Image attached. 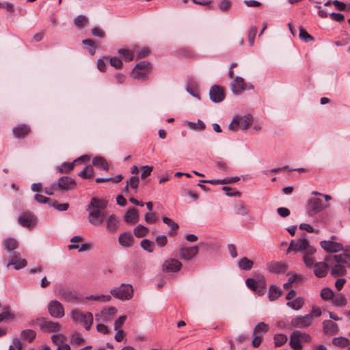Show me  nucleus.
<instances>
[{
    "label": "nucleus",
    "instance_id": "cd10ccee",
    "mask_svg": "<svg viewBox=\"0 0 350 350\" xmlns=\"http://www.w3.org/2000/svg\"><path fill=\"white\" fill-rule=\"evenodd\" d=\"M304 303V299L302 297H299L295 299L287 300L286 306L294 310H299L303 307Z\"/></svg>",
    "mask_w": 350,
    "mask_h": 350
},
{
    "label": "nucleus",
    "instance_id": "c9c22d12",
    "mask_svg": "<svg viewBox=\"0 0 350 350\" xmlns=\"http://www.w3.org/2000/svg\"><path fill=\"white\" fill-rule=\"evenodd\" d=\"M234 210L237 215H240L242 216H246L249 213V209L243 202L237 203L234 205Z\"/></svg>",
    "mask_w": 350,
    "mask_h": 350
},
{
    "label": "nucleus",
    "instance_id": "79ce46f5",
    "mask_svg": "<svg viewBox=\"0 0 350 350\" xmlns=\"http://www.w3.org/2000/svg\"><path fill=\"white\" fill-rule=\"evenodd\" d=\"M132 76L135 79L146 80L148 79V72L146 70H142L133 68L132 71Z\"/></svg>",
    "mask_w": 350,
    "mask_h": 350
},
{
    "label": "nucleus",
    "instance_id": "72a5a7b5",
    "mask_svg": "<svg viewBox=\"0 0 350 350\" xmlns=\"http://www.w3.org/2000/svg\"><path fill=\"white\" fill-rule=\"evenodd\" d=\"M282 295V291L275 285L269 287L268 297L271 301L275 300Z\"/></svg>",
    "mask_w": 350,
    "mask_h": 350
},
{
    "label": "nucleus",
    "instance_id": "aec40b11",
    "mask_svg": "<svg viewBox=\"0 0 350 350\" xmlns=\"http://www.w3.org/2000/svg\"><path fill=\"white\" fill-rule=\"evenodd\" d=\"M328 271V263L325 262H317L314 265V273L318 278L325 277Z\"/></svg>",
    "mask_w": 350,
    "mask_h": 350
},
{
    "label": "nucleus",
    "instance_id": "20e7f679",
    "mask_svg": "<svg viewBox=\"0 0 350 350\" xmlns=\"http://www.w3.org/2000/svg\"><path fill=\"white\" fill-rule=\"evenodd\" d=\"M73 322L81 324L87 330L90 329L94 321L93 315L90 312H81L77 309L70 311Z\"/></svg>",
    "mask_w": 350,
    "mask_h": 350
},
{
    "label": "nucleus",
    "instance_id": "393cba45",
    "mask_svg": "<svg viewBox=\"0 0 350 350\" xmlns=\"http://www.w3.org/2000/svg\"><path fill=\"white\" fill-rule=\"evenodd\" d=\"M302 281V277L300 275L296 273H287L286 278V290L292 286H297L301 284Z\"/></svg>",
    "mask_w": 350,
    "mask_h": 350
},
{
    "label": "nucleus",
    "instance_id": "ddd939ff",
    "mask_svg": "<svg viewBox=\"0 0 350 350\" xmlns=\"http://www.w3.org/2000/svg\"><path fill=\"white\" fill-rule=\"evenodd\" d=\"M320 245L327 252L336 253L343 250L342 245L340 243L332 241H321Z\"/></svg>",
    "mask_w": 350,
    "mask_h": 350
},
{
    "label": "nucleus",
    "instance_id": "052dcab7",
    "mask_svg": "<svg viewBox=\"0 0 350 350\" xmlns=\"http://www.w3.org/2000/svg\"><path fill=\"white\" fill-rule=\"evenodd\" d=\"M246 285L248 288H250L253 291H258V282H256V280L254 278H247L246 280Z\"/></svg>",
    "mask_w": 350,
    "mask_h": 350
},
{
    "label": "nucleus",
    "instance_id": "0e129e2a",
    "mask_svg": "<svg viewBox=\"0 0 350 350\" xmlns=\"http://www.w3.org/2000/svg\"><path fill=\"white\" fill-rule=\"evenodd\" d=\"M142 173L141 174V178L142 180L146 179L148 176L150 175L152 171V167L149 165H144L142 167Z\"/></svg>",
    "mask_w": 350,
    "mask_h": 350
},
{
    "label": "nucleus",
    "instance_id": "3c124183",
    "mask_svg": "<svg viewBox=\"0 0 350 350\" xmlns=\"http://www.w3.org/2000/svg\"><path fill=\"white\" fill-rule=\"evenodd\" d=\"M70 250L77 249L79 252H85L90 250V245L87 243H82L80 246L77 244H70L68 246Z\"/></svg>",
    "mask_w": 350,
    "mask_h": 350
},
{
    "label": "nucleus",
    "instance_id": "2eb2a0df",
    "mask_svg": "<svg viewBox=\"0 0 350 350\" xmlns=\"http://www.w3.org/2000/svg\"><path fill=\"white\" fill-rule=\"evenodd\" d=\"M89 159H90V157L88 156V155L81 156V157H78L77 159H76L72 162H70V163H69V162L63 163L58 167L57 171L59 173L69 172L70 171L73 170L75 163H77L79 162H83V161L89 160Z\"/></svg>",
    "mask_w": 350,
    "mask_h": 350
},
{
    "label": "nucleus",
    "instance_id": "58836bf2",
    "mask_svg": "<svg viewBox=\"0 0 350 350\" xmlns=\"http://www.w3.org/2000/svg\"><path fill=\"white\" fill-rule=\"evenodd\" d=\"M59 294L60 297L65 301H72L76 299L75 295L68 289H60Z\"/></svg>",
    "mask_w": 350,
    "mask_h": 350
},
{
    "label": "nucleus",
    "instance_id": "b1692460",
    "mask_svg": "<svg viewBox=\"0 0 350 350\" xmlns=\"http://www.w3.org/2000/svg\"><path fill=\"white\" fill-rule=\"evenodd\" d=\"M269 272L273 274H280L284 272V263L282 262H272L267 264Z\"/></svg>",
    "mask_w": 350,
    "mask_h": 350
},
{
    "label": "nucleus",
    "instance_id": "4c0bfd02",
    "mask_svg": "<svg viewBox=\"0 0 350 350\" xmlns=\"http://www.w3.org/2000/svg\"><path fill=\"white\" fill-rule=\"evenodd\" d=\"M88 300H93L96 301H109L111 299V296L110 295H92L87 296L85 297Z\"/></svg>",
    "mask_w": 350,
    "mask_h": 350
},
{
    "label": "nucleus",
    "instance_id": "c85d7f7f",
    "mask_svg": "<svg viewBox=\"0 0 350 350\" xmlns=\"http://www.w3.org/2000/svg\"><path fill=\"white\" fill-rule=\"evenodd\" d=\"M14 319L15 316L12 312H11L10 307H3L1 312H0V323L13 321Z\"/></svg>",
    "mask_w": 350,
    "mask_h": 350
},
{
    "label": "nucleus",
    "instance_id": "774afa93",
    "mask_svg": "<svg viewBox=\"0 0 350 350\" xmlns=\"http://www.w3.org/2000/svg\"><path fill=\"white\" fill-rule=\"evenodd\" d=\"M232 3L230 0H222L219 3V9L223 11H227L231 7Z\"/></svg>",
    "mask_w": 350,
    "mask_h": 350
},
{
    "label": "nucleus",
    "instance_id": "bf43d9fd",
    "mask_svg": "<svg viewBox=\"0 0 350 350\" xmlns=\"http://www.w3.org/2000/svg\"><path fill=\"white\" fill-rule=\"evenodd\" d=\"M163 221L170 228L171 230H176L178 228V224L167 217H163Z\"/></svg>",
    "mask_w": 350,
    "mask_h": 350
},
{
    "label": "nucleus",
    "instance_id": "338daca9",
    "mask_svg": "<svg viewBox=\"0 0 350 350\" xmlns=\"http://www.w3.org/2000/svg\"><path fill=\"white\" fill-rule=\"evenodd\" d=\"M155 241L158 246L163 247L167 243V238L165 235H159L156 237Z\"/></svg>",
    "mask_w": 350,
    "mask_h": 350
},
{
    "label": "nucleus",
    "instance_id": "412c9836",
    "mask_svg": "<svg viewBox=\"0 0 350 350\" xmlns=\"http://www.w3.org/2000/svg\"><path fill=\"white\" fill-rule=\"evenodd\" d=\"M119 219L115 215H109L106 219V228L110 233L116 232L118 228Z\"/></svg>",
    "mask_w": 350,
    "mask_h": 350
},
{
    "label": "nucleus",
    "instance_id": "37998d69",
    "mask_svg": "<svg viewBox=\"0 0 350 350\" xmlns=\"http://www.w3.org/2000/svg\"><path fill=\"white\" fill-rule=\"evenodd\" d=\"M133 232L135 236L141 238L145 237L147 234L148 232V229L144 226L139 224L135 228Z\"/></svg>",
    "mask_w": 350,
    "mask_h": 350
},
{
    "label": "nucleus",
    "instance_id": "f03ea898",
    "mask_svg": "<svg viewBox=\"0 0 350 350\" xmlns=\"http://www.w3.org/2000/svg\"><path fill=\"white\" fill-rule=\"evenodd\" d=\"M293 250L299 251L306 254L303 258L306 267H311L314 265V258L309 255L314 254L316 250L309 244L306 239L292 240L288 248V252Z\"/></svg>",
    "mask_w": 350,
    "mask_h": 350
},
{
    "label": "nucleus",
    "instance_id": "603ef678",
    "mask_svg": "<svg viewBox=\"0 0 350 350\" xmlns=\"http://www.w3.org/2000/svg\"><path fill=\"white\" fill-rule=\"evenodd\" d=\"M299 38L304 41L305 42H308L310 41H313L314 40V37L310 35L302 27H299Z\"/></svg>",
    "mask_w": 350,
    "mask_h": 350
},
{
    "label": "nucleus",
    "instance_id": "49530a36",
    "mask_svg": "<svg viewBox=\"0 0 350 350\" xmlns=\"http://www.w3.org/2000/svg\"><path fill=\"white\" fill-rule=\"evenodd\" d=\"M141 247L148 252H152L154 249V242L148 239H143L140 243Z\"/></svg>",
    "mask_w": 350,
    "mask_h": 350
},
{
    "label": "nucleus",
    "instance_id": "7ed1b4c3",
    "mask_svg": "<svg viewBox=\"0 0 350 350\" xmlns=\"http://www.w3.org/2000/svg\"><path fill=\"white\" fill-rule=\"evenodd\" d=\"M325 260L330 267V274L333 276L344 275L346 273L347 261L345 260V256L336 254L329 255L325 258Z\"/></svg>",
    "mask_w": 350,
    "mask_h": 350
},
{
    "label": "nucleus",
    "instance_id": "a19ab883",
    "mask_svg": "<svg viewBox=\"0 0 350 350\" xmlns=\"http://www.w3.org/2000/svg\"><path fill=\"white\" fill-rule=\"evenodd\" d=\"M332 344L337 347H344L350 344V341L348 338L340 336L334 338L332 339Z\"/></svg>",
    "mask_w": 350,
    "mask_h": 350
},
{
    "label": "nucleus",
    "instance_id": "5fc2aeb1",
    "mask_svg": "<svg viewBox=\"0 0 350 350\" xmlns=\"http://www.w3.org/2000/svg\"><path fill=\"white\" fill-rule=\"evenodd\" d=\"M94 170L91 166L85 167L82 171L79 173V176L83 178H88L93 176Z\"/></svg>",
    "mask_w": 350,
    "mask_h": 350
},
{
    "label": "nucleus",
    "instance_id": "2f4dec72",
    "mask_svg": "<svg viewBox=\"0 0 350 350\" xmlns=\"http://www.w3.org/2000/svg\"><path fill=\"white\" fill-rule=\"evenodd\" d=\"M36 336V332L31 329H24L21 333L22 340L31 342Z\"/></svg>",
    "mask_w": 350,
    "mask_h": 350
},
{
    "label": "nucleus",
    "instance_id": "e433bc0d",
    "mask_svg": "<svg viewBox=\"0 0 350 350\" xmlns=\"http://www.w3.org/2000/svg\"><path fill=\"white\" fill-rule=\"evenodd\" d=\"M269 326L263 322L258 323L254 327L253 333L255 334L262 335L268 332Z\"/></svg>",
    "mask_w": 350,
    "mask_h": 350
},
{
    "label": "nucleus",
    "instance_id": "8fccbe9b",
    "mask_svg": "<svg viewBox=\"0 0 350 350\" xmlns=\"http://www.w3.org/2000/svg\"><path fill=\"white\" fill-rule=\"evenodd\" d=\"M118 53L122 57L126 62L132 61L134 58L133 53L131 51L128 49H119Z\"/></svg>",
    "mask_w": 350,
    "mask_h": 350
},
{
    "label": "nucleus",
    "instance_id": "4be33fe9",
    "mask_svg": "<svg viewBox=\"0 0 350 350\" xmlns=\"http://www.w3.org/2000/svg\"><path fill=\"white\" fill-rule=\"evenodd\" d=\"M18 223L23 227L30 228L36 223L33 216L29 213H25L18 218Z\"/></svg>",
    "mask_w": 350,
    "mask_h": 350
},
{
    "label": "nucleus",
    "instance_id": "f704fd0d",
    "mask_svg": "<svg viewBox=\"0 0 350 350\" xmlns=\"http://www.w3.org/2000/svg\"><path fill=\"white\" fill-rule=\"evenodd\" d=\"M238 124L242 130H245L252 123V118L250 116L237 117Z\"/></svg>",
    "mask_w": 350,
    "mask_h": 350
},
{
    "label": "nucleus",
    "instance_id": "f8f14e48",
    "mask_svg": "<svg viewBox=\"0 0 350 350\" xmlns=\"http://www.w3.org/2000/svg\"><path fill=\"white\" fill-rule=\"evenodd\" d=\"M312 316L311 314H306L304 316H298L291 321V325L296 327H308L312 321Z\"/></svg>",
    "mask_w": 350,
    "mask_h": 350
},
{
    "label": "nucleus",
    "instance_id": "6ab92c4d",
    "mask_svg": "<svg viewBox=\"0 0 350 350\" xmlns=\"http://www.w3.org/2000/svg\"><path fill=\"white\" fill-rule=\"evenodd\" d=\"M323 330L326 334L335 335L338 333L339 329L338 325L334 321L325 320L323 322Z\"/></svg>",
    "mask_w": 350,
    "mask_h": 350
},
{
    "label": "nucleus",
    "instance_id": "c756f323",
    "mask_svg": "<svg viewBox=\"0 0 350 350\" xmlns=\"http://www.w3.org/2000/svg\"><path fill=\"white\" fill-rule=\"evenodd\" d=\"M92 165L95 167L103 170L105 171L109 170V165L107 161L104 157H95L92 159Z\"/></svg>",
    "mask_w": 350,
    "mask_h": 350
},
{
    "label": "nucleus",
    "instance_id": "de8ad7c7",
    "mask_svg": "<svg viewBox=\"0 0 350 350\" xmlns=\"http://www.w3.org/2000/svg\"><path fill=\"white\" fill-rule=\"evenodd\" d=\"M334 294L332 290H331L329 288H323L321 291V297L325 301H329L332 299Z\"/></svg>",
    "mask_w": 350,
    "mask_h": 350
},
{
    "label": "nucleus",
    "instance_id": "09e8293b",
    "mask_svg": "<svg viewBox=\"0 0 350 350\" xmlns=\"http://www.w3.org/2000/svg\"><path fill=\"white\" fill-rule=\"evenodd\" d=\"M110 317H111L104 310L96 314L95 315L96 321L98 323L107 322L109 320Z\"/></svg>",
    "mask_w": 350,
    "mask_h": 350
},
{
    "label": "nucleus",
    "instance_id": "5701e85b",
    "mask_svg": "<svg viewBox=\"0 0 350 350\" xmlns=\"http://www.w3.org/2000/svg\"><path fill=\"white\" fill-rule=\"evenodd\" d=\"M124 221L127 224H136L139 221V214L136 208H129L125 213Z\"/></svg>",
    "mask_w": 350,
    "mask_h": 350
},
{
    "label": "nucleus",
    "instance_id": "6e6d98bb",
    "mask_svg": "<svg viewBox=\"0 0 350 350\" xmlns=\"http://www.w3.org/2000/svg\"><path fill=\"white\" fill-rule=\"evenodd\" d=\"M49 205L59 211H65L69 207V204L68 203L59 204L56 200L50 202Z\"/></svg>",
    "mask_w": 350,
    "mask_h": 350
},
{
    "label": "nucleus",
    "instance_id": "4d7b16f0",
    "mask_svg": "<svg viewBox=\"0 0 350 350\" xmlns=\"http://www.w3.org/2000/svg\"><path fill=\"white\" fill-rule=\"evenodd\" d=\"M88 22V18L83 15H79L74 20V23L77 27H83Z\"/></svg>",
    "mask_w": 350,
    "mask_h": 350
},
{
    "label": "nucleus",
    "instance_id": "1a4fd4ad",
    "mask_svg": "<svg viewBox=\"0 0 350 350\" xmlns=\"http://www.w3.org/2000/svg\"><path fill=\"white\" fill-rule=\"evenodd\" d=\"M10 265H13L14 269L19 270L25 268L27 265V262L25 259L21 258L19 253L14 252L10 256L7 267Z\"/></svg>",
    "mask_w": 350,
    "mask_h": 350
},
{
    "label": "nucleus",
    "instance_id": "473e14b6",
    "mask_svg": "<svg viewBox=\"0 0 350 350\" xmlns=\"http://www.w3.org/2000/svg\"><path fill=\"white\" fill-rule=\"evenodd\" d=\"M4 249L8 252L14 250L18 247V242L14 238H7L3 241V243Z\"/></svg>",
    "mask_w": 350,
    "mask_h": 350
},
{
    "label": "nucleus",
    "instance_id": "6e6552de",
    "mask_svg": "<svg viewBox=\"0 0 350 350\" xmlns=\"http://www.w3.org/2000/svg\"><path fill=\"white\" fill-rule=\"evenodd\" d=\"M48 311L53 318L60 319L65 315L63 305L57 300H51L48 304Z\"/></svg>",
    "mask_w": 350,
    "mask_h": 350
},
{
    "label": "nucleus",
    "instance_id": "a18cd8bd",
    "mask_svg": "<svg viewBox=\"0 0 350 350\" xmlns=\"http://www.w3.org/2000/svg\"><path fill=\"white\" fill-rule=\"evenodd\" d=\"M258 286V295L264 294L266 289V280L263 275H258L256 279Z\"/></svg>",
    "mask_w": 350,
    "mask_h": 350
},
{
    "label": "nucleus",
    "instance_id": "ea45409f",
    "mask_svg": "<svg viewBox=\"0 0 350 350\" xmlns=\"http://www.w3.org/2000/svg\"><path fill=\"white\" fill-rule=\"evenodd\" d=\"M332 304L336 306H344L347 304V299L342 293L334 295Z\"/></svg>",
    "mask_w": 350,
    "mask_h": 350
},
{
    "label": "nucleus",
    "instance_id": "c03bdc74",
    "mask_svg": "<svg viewBox=\"0 0 350 350\" xmlns=\"http://www.w3.org/2000/svg\"><path fill=\"white\" fill-rule=\"evenodd\" d=\"M66 340V337L63 334L59 333L53 334L51 336L52 342L57 347L64 343Z\"/></svg>",
    "mask_w": 350,
    "mask_h": 350
},
{
    "label": "nucleus",
    "instance_id": "f257e3e1",
    "mask_svg": "<svg viewBox=\"0 0 350 350\" xmlns=\"http://www.w3.org/2000/svg\"><path fill=\"white\" fill-rule=\"evenodd\" d=\"M107 206V202L103 199L92 198L90 204L88 205V221L94 226H100L104 219L102 217L101 211Z\"/></svg>",
    "mask_w": 350,
    "mask_h": 350
},
{
    "label": "nucleus",
    "instance_id": "9b49d317",
    "mask_svg": "<svg viewBox=\"0 0 350 350\" xmlns=\"http://www.w3.org/2000/svg\"><path fill=\"white\" fill-rule=\"evenodd\" d=\"M199 252L197 245L192 247H181L180 249V257L185 260H190L195 257Z\"/></svg>",
    "mask_w": 350,
    "mask_h": 350
},
{
    "label": "nucleus",
    "instance_id": "a878e982",
    "mask_svg": "<svg viewBox=\"0 0 350 350\" xmlns=\"http://www.w3.org/2000/svg\"><path fill=\"white\" fill-rule=\"evenodd\" d=\"M119 243L124 247H129L133 242V237L131 232H124L119 236Z\"/></svg>",
    "mask_w": 350,
    "mask_h": 350
},
{
    "label": "nucleus",
    "instance_id": "f3484780",
    "mask_svg": "<svg viewBox=\"0 0 350 350\" xmlns=\"http://www.w3.org/2000/svg\"><path fill=\"white\" fill-rule=\"evenodd\" d=\"M40 328L41 330L49 333L60 331L62 326L57 322L49 321L44 318V321L40 325Z\"/></svg>",
    "mask_w": 350,
    "mask_h": 350
},
{
    "label": "nucleus",
    "instance_id": "bb28decb",
    "mask_svg": "<svg viewBox=\"0 0 350 350\" xmlns=\"http://www.w3.org/2000/svg\"><path fill=\"white\" fill-rule=\"evenodd\" d=\"M290 346L293 350H301V341L298 335V331H294L290 336Z\"/></svg>",
    "mask_w": 350,
    "mask_h": 350
},
{
    "label": "nucleus",
    "instance_id": "a211bd4d",
    "mask_svg": "<svg viewBox=\"0 0 350 350\" xmlns=\"http://www.w3.org/2000/svg\"><path fill=\"white\" fill-rule=\"evenodd\" d=\"M12 131L16 137L24 138L31 132V128L27 124H21L14 127Z\"/></svg>",
    "mask_w": 350,
    "mask_h": 350
},
{
    "label": "nucleus",
    "instance_id": "864d4df0",
    "mask_svg": "<svg viewBox=\"0 0 350 350\" xmlns=\"http://www.w3.org/2000/svg\"><path fill=\"white\" fill-rule=\"evenodd\" d=\"M187 124L191 129L202 131L205 129V124L202 121L198 120L197 122H187Z\"/></svg>",
    "mask_w": 350,
    "mask_h": 350
},
{
    "label": "nucleus",
    "instance_id": "9d476101",
    "mask_svg": "<svg viewBox=\"0 0 350 350\" xmlns=\"http://www.w3.org/2000/svg\"><path fill=\"white\" fill-rule=\"evenodd\" d=\"M182 267L181 262L174 258L165 260L162 265V269L164 272H177Z\"/></svg>",
    "mask_w": 350,
    "mask_h": 350
},
{
    "label": "nucleus",
    "instance_id": "39448f33",
    "mask_svg": "<svg viewBox=\"0 0 350 350\" xmlns=\"http://www.w3.org/2000/svg\"><path fill=\"white\" fill-rule=\"evenodd\" d=\"M111 296L122 301L131 299L133 295V288L131 284H122L120 286L111 290Z\"/></svg>",
    "mask_w": 350,
    "mask_h": 350
},
{
    "label": "nucleus",
    "instance_id": "69168bd1",
    "mask_svg": "<svg viewBox=\"0 0 350 350\" xmlns=\"http://www.w3.org/2000/svg\"><path fill=\"white\" fill-rule=\"evenodd\" d=\"M273 339L275 347H280L284 344V335L282 334L275 335Z\"/></svg>",
    "mask_w": 350,
    "mask_h": 350
},
{
    "label": "nucleus",
    "instance_id": "13d9d810",
    "mask_svg": "<svg viewBox=\"0 0 350 350\" xmlns=\"http://www.w3.org/2000/svg\"><path fill=\"white\" fill-rule=\"evenodd\" d=\"M145 221L148 224H155L158 218L154 213H147L144 215Z\"/></svg>",
    "mask_w": 350,
    "mask_h": 350
},
{
    "label": "nucleus",
    "instance_id": "dca6fc26",
    "mask_svg": "<svg viewBox=\"0 0 350 350\" xmlns=\"http://www.w3.org/2000/svg\"><path fill=\"white\" fill-rule=\"evenodd\" d=\"M230 88L234 94L239 95L246 90V84L241 77H236L230 84Z\"/></svg>",
    "mask_w": 350,
    "mask_h": 350
},
{
    "label": "nucleus",
    "instance_id": "423d86ee",
    "mask_svg": "<svg viewBox=\"0 0 350 350\" xmlns=\"http://www.w3.org/2000/svg\"><path fill=\"white\" fill-rule=\"evenodd\" d=\"M326 207L327 206L323 204L321 199L317 198H311L308 200L306 211L308 215L314 216Z\"/></svg>",
    "mask_w": 350,
    "mask_h": 350
},
{
    "label": "nucleus",
    "instance_id": "7c9ffc66",
    "mask_svg": "<svg viewBox=\"0 0 350 350\" xmlns=\"http://www.w3.org/2000/svg\"><path fill=\"white\" fill-rule=\"evenodd\" d=\"M254 265V262L247 257H243L238 261V267L240 269L244 271L250 270Z\"/></svg>",
    "mask_w": 350,
    "mask_h": 350
},
{
    "label": "nucleus",
    "instance_id": "0eeeda50",
    "mask_svg": "<svg viewBox=\"0 0 350 350\" xmlns=\"http://www.w3.org/2000/svg\"><path fill=\"white\" fill-rule=\"evenodd\" d=\"M75 180L68 176H62L58 180L57 183H52V188L55 190L68 191L75 189Z\"/></svg>",
    "mask_w": 350,
    "mask_h": 350
},
{
    "label": "nucleus",
    "instance_id": "4468645a",
    "mask_svg": "<svg viewBox=\"0 0 350 350\" xmlns=\"http://www.w3.org/2000/svg\"><path fill=\"white\" fill-rule=\"evenodd\" d=\"M210 99L213 103H220L224 100L225 94L224 90L219 85H213L209 91Z\"/></svg>",
    "mask_w": 350,
    "mask_h": 350
},
{
    "label": "nucleus",
    "instance_id": "e2e57ef3",
    "mask_svg": "<svg viewBox=\"0 0 350 350\" xmlns=\"http://www.w3.org/2000/svg\"><path fill=\"white\" fill-rule=\"evenodd\" d=\"M82 43L89 46L88 51L90 55H93L95 53V47L94 42L90 39H85L82 40Z\"/></svg>",
    "mask_w": 350,
    "mask_h": 350
},
{
    "label": "nucleus",
    "instance_id": "680f3d73",
    "mask_svg": "<svg viewBox=\"0 0 350 350\" xmlns=\"http://www.w3.org/2000/svg\"><path fill=\"white\" fill-rule=\"evenodd\" d=\"M256 28L255 27H251L248 31V42L251 46L254 44V39L256 35Z\"/></svg>",
    "mask_w": 350,
    "mask_h": 350
}]
</instances>
